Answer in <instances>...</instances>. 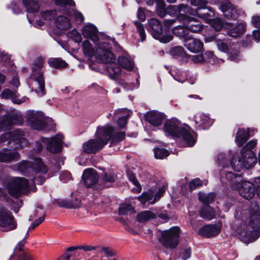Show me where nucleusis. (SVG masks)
<instances>
[{
    "label": "nucleus",
    "instance_id": "55",
    "mask_svg": "<svg viewBox=\"0 0 260 260\" xmlns=\"http://www.w3.org/2000/svg\"><path fill=\"white\" fill-rule=\"evenodd\" d=\"M217 163L223 168L226 167L229 165V160L225 157V154L224 153H219L217 157Z\"/></svg>",
    "mask_w": 260,
    "mask_h": 260
},
{
    "label": "nucleus",
    "instance_id": "33",
    "mask_svg": "<svg viewBox=\"0 0 260 260\" xmlns=\"http://www.w3.org/2000/svg\"><path fill=\"white\" fill-rule=\"evenodd\" d=\"M1 62H3V64L8 68V70L13 75L14 74L15 67L13 62L10 60V56L5 52H1Z\"/></svg>",
    "mask_w": 260,
    "mask_h": 260
},
{
    "label": "nucleus",
    "instance_id": "23",
    "mask_svg": "<svg viewBox=\"0 0 260 260\" xmlns=\"http://www.w3.org/2000/svg\"><path fill=\"white\" fill-rule=\"evenodd\" d=\"M241 157L245 169H247L253 167L256 161V158L254 153L249 150L245 151V148H242L241 150Z\"/></svg>",
    "mask_w": 260,
    "mask_h": 260
},
{
    "label": "nucleus",
    "instance_id": "20",
    "mask_svg": "<svg viewBox=\"0 0 260 260\" xmlns=\"http://www.w3.org/2000/svg\"><path fill=\"white\" fill-rule=\"evenodd\" d=\"M20 95L17 92V90H11L8 88L4 89L1 92V98L6 100H11L14 104L20 105L25 102L27 98L22 97L19 98Z\"/></svg>",
    "mask_w": 260,
    "mask_h": 260
},
{
    "label": "nucleus",
    "instance_id": "36",
    "mask_svg": "<svg viewBox=\"0 0 260 260\" xmlns=\"http://www.w3.org/2000/svg\"><path fill=\"white\" fill-rule=\"evenodd\" d=\"M48 63L51 67L58 69L66 68L68 66L67 63L60 58H50Z\"/></svg>",
    "mask_w": 260,
    "mask_h": 260
},
{
    "label": "nucleus",
    "instance_id": "63",
    "mask_svg": "<svg viewBox=\"0 0 260 260\" xmlns=\"http://www.w3.org/2000/svg\"><path fill=\"white\" fill-rule=\"evenodd\" d=\"M165 191V188L164 187H160L157 193L155 194L154 199L150 202L151 204H154L162 196L164 193Z\"/></svg>",
    "mask_w": 260,
    "mask_h": 260
},
{
    "label": "nucleus",
    "instance_id": "1",
    "mask_svg": "<svg viewBox=\"0 0 260 260\" xmlns=\"http://www.w3.org/2000/svg\"><path fill=\"white\" fill-rule=\"evenodd\" d=\"M125 136L124 132H118L111 125L99 126L95 133L96 138L84 143L83 151L88 154L95 153L103 149L108 141L111 144L118 143L125 138Z\"/></svg>",
    "mask_w": 260,
    "mask_h": 260
},
{
    "label": "nucleus",
    "instance_id": "53",
    "mask_svg": "<svg viewBox=\"0 0 260 260\" xmlns=\"http://www.w3.org/2000/svg\"><path fill=\"white\" fill-rule=\"evenodd\" d=\"M100 252L101 253L104 254L105 257L107 258L114 256L116 254L115 251H113L111 248L108 247H103L101 248Z\"/></svg>",
    "mask_w": 260,
    "mask_h": 260
},
{
    "label": "nucleus",
    "instance_id": "35",
    "mask_svg": "<svg viewBox=\"0 0 260 260\" xmlns=\"http://www.w3.org/2000/svg\"><path fill=\"white\" fill-rule=\"evenodd\" d=\"M22 4L29 13L37 12L39 9L38 4L34 0H23Z\"/></svg>",
    "mask_w": 260,
    "mask_h": 260
},
{
    "label": "nucleus",
    "instance_id": "38",
    "mask_svg": "<svg viewBox=\"0 0 260 260\" xmlns=\"http://www.w3.org/2000/svg\"><path fill=\"white\" fill-rule=\"evenodd\" d=\"M118 62L122 68L128 71H132L134 68L133 62L124 56H119L118 58Z\"/></svg>",
    "mask_w": 260,
    "mask_h": 260
},
{
    "label": "nucleus",
    "instance_id": "12",
    "mask_svg": "<svg viewBox=\"0 0 260 260\" xmlns=\"http://www.w3.org/2000/svg\"><path fill=\"white\" fill-rule=\"evenodd\" d=\"M147 29L154 38L161 43H167L173 39V36L171 35H163L162 25L160 21L156 19L152 18L148 21Z\"/></svg>",
    "mask_w": 260,
    "mask_h": 260
},
{
    "label": "nucleus",
    "instance_id": "11",
    "mask_svg": "<svg viewBox=\"0 0 260 260\" xmlns=\"http://www.w3.org/2000/svg\"><path fill=\"white\" fill-rule=\"evenodd\" d=\"M180 231L179 228L174 226L161 232L160 242L167 248H176L179 242Z\"/></svg>",
    "mask_w": 260,
    "mask_h": 260
},
{
    "label": "nucleus",
    "instance_id": "29",
    "mask_svg": "<svg viewBox=\"0 0 260 260\" xmlns=\"http://www.w3.org/2000/svg\"><path fill=\"white\" fill-rule=\"evenodd\" d=\"M4 152H1V162H8L19 158V154L15 151L7 150L3 148Z\"/></svg>",
    "mask_w": 260,
    "mask_h": 260
},
{
    "label": "nucleus",
    "instance_id": "32",
    "mask_svg": "<svg viewBox=\"0 0 260 260\" xmlns=\"http://www.w3.org/2000/svg\"><path fill=\"white\" fill-rule=\"evenodd\" d=\"M245 23H241L236 26L228 30V34L229 35V36L232 37H238L244 32L245 30Z\"/></svg>",
    "mask_w": 260,
    "mask_h": 260
},
{
    "label": "nucleus",
    "instance_id": "42",
    "mask_svg": "<svg viewBox=\"0 0 260 260\" xmlns=\"http://www.w3.org/2000/svg\"><path fill=\"white\" fill-rule=\"evenodd\" d=\"M232 168L236 171L239 172L244 169V164L241 156L236 158H234L231 162Z\"/></svg>",
    "mask_w": 260,
    "mask_h": 260
},
{
    "label": "nucleus",
    "instance_id": "56",
    "mask_svg": "<svg viewBox=\"0 0 260 260\" xmlns=\"http://www.w3.org/2000/svg\"><path fill=\"white\" fill-rule=\"evenodd\" d=\"M157 12L158 15L160 17H164L166 15V12L163 0H161V3L159 4V5H157Z\"/></svg>",
    "mask_w": 260,
    "mask_h": 260
},
{
    "label": "nucleus",
    "instance_id": "8",
    "mask_svg": "<svg viewBox=\"0 0 260 260\" xmlns=\"http://www.w3.org/2000/svg\"><path fill=\"white\" fill-rule=\"evenodd\" d=\"M8 141V143L14 148H22L28 144L25 138V132L21 129H16L11 132L1 135V143Z\"/></svg>",
    "mask_w": 260,
    "mask_h": 260
},
{
    "label": "nucleus",
    "instance_id": "51",
    "mask_svg": "<svg viewBox=\"0 0 260 260\" xmlns=\"http://www.w3.org/2000/svg\"><path fill=\"white\" fill-rule=\"evenodd\" d=\"M56 15V11L55 10H47L41 13V15L44 20L50 21L54 18Z\"/></svg>",
    "mask_w": 260,
    "mask_h": 260
},
{
    "label": "nucleus",
    "instance_id": "61",
    "mask_svg": "<svg viewBox=\"0 0 260 260\" xmlns=\"http://www.w3.org/2000/svg\"><path fill=\"white\" fill-rule=\"evenodd\" d=\"M229 58L231 61H238L240 59V56L239 55V52L237 50L234 51H230L229 52Z\"/></svg>",
    "mask_w": 260,
    "mask_h": 260
},
{
    "label": "nucleus",
    "instance_id": "15",
    "mask_svg": "<svg viewBox=\"0 0 260 260\" xmlns=\"http://www.w3.org/2000/svg\"><path fill=\"white\" fill-rule=\"evenodd\" d=\"M220 9L228 19H236L242 11L234 7L229 0H220Z\"/></svg>",
    "mask_w": 260,
    "mask_h": 260
},
{
    "label": "nucleus",
    "instance_id": "43",
    "mask_svg": "<svg viewBox=\"0 0 260 260\" xmlns=\"http://www.w3.org/2000/svg\"><path fill=\"white\" fill-rule=\"evenodd\" d=\"M170 53L174 57H184L187 55L183 48L181 46H176L172 48Z\"/></svg>",
    "mask_w": 260,
    "mask_h": 260
},
{
    "label": "nucleus",
    "instance_id": "13",
    "mask_svg": "<svg viewBox=\"0 0 260 260\" xmlns=\"http://www.w3.org/2000/svg\"><path fill=\"white\" fill-rule=\"evenodd\" d=\"M180 13L177 16L178 21L186 25L188 31L193 33L200 32L204 28L202 23L192 17H189L186 13Z\"/></svg>",
    "mask_w": 260,
    "mask_h": 260
},
{
    "label": "nucleus",
    "instance_id": "14",
    "mask_svg": "<svg viewBox=\"0 0 260 260\" xmlns=\"http://www.w3.org/2000/svg\"><path fill=\"white\" fill-rule=\"evenodd\" d=\"M17 228V223L12 213L1 208V232H9Z\"/></svg>",
    "mask_w": 260,
    "mask_h": 260
},
{
    "label": "nucleus",
    "instance_id": "49",
    "mask_svg": "<svg viewBox=\"0 0 260 260\" xmlns=\"http://www.w3.org/2000/svg\"><path fill=\"white\" fill-rule=\"evenodd\" d=\"M133 210V208L131 205L129 204H122L119 207L118 213L119 215H124Z\"/></svg>",
    "mask_w": 260,
    "mask_h": 260
},
{
    "label": "nucleus",
    "instance_id": "27",
    "mask_svg": "<svg viewBox=\"0 0 260 260\" xmlns=\"http://www.w3.org/2000/svg\"><path fill=\"white\" fill-rule=\"evenodd\" d=\"M249 129L239 128L236 134L235 141L239 147L242 146L249 138Z\"/></svg>",
    "mask_w": 260,
    "mask_h": 260
},
{
    "label": "nucleus",
    "instance_id": "31",
    "mask_svg": "<svg viewBox=\"0 0 260 260\" xmlns=\"http://www.w3.org/2000/svg\"><path fill=\"white\" fill-rule=\"evenodd\" d=\"M200 214L201 216L207 220H211L215 217V212L208 205H205L201 208Z\"/></svg>",
    "mask_w": 260,
    "mask_h": 260
},
{
    "label": "nucleus",
    "instance_id": "34",
    "mask_svg": "<svg viewBox=\"0 0 260 260\" xmlns=\"http://www.w3.org/2000/svg\"><path fill=\"white\" fill-rule=\"evenodd\" d=\"M55 24L56 27L61 29H68L71 26L69 19L63 16H59L55 21Z\"/></svg>",
    "mask_w": 260,
    "mask_h": 260
},
{
    "label": "nucleus",
    "instance_id": "4",
    "mask_svg": "<svg viewBox=\"0 0 260 260\" xmlns=\"http://www.w3.org/2000/svg\"><path fill=\"white\" fill-rule=\"evenodd\" d=\"M249 224L239 234L240 239L246 244L254 241L258 237L257 230L260 228V211L256 204L250 209Z\"/></svg>",
    "mask_w": 260,
    "mask_h": 260
},
{
    "label": "nucleus",
    "instance_id": "26",
    "mask_svg": "<svg viewBox=\"0 0 260 260\" xmlns=\"http://www.w3.org/2000/svg\"><path fill=\"white\" fill-rule=\"evenodd\" d=\"M220 229L215 225H206L202 227L199 231V235L206 237H211L218 234Z\"/></svg>",
    "mask_w": 260,
    "mask_h": 260
},
{
    "label": "nucleus",
    "instance_id": "28",
    "mask_svg": "<svg viewBox=\"0 0 260 260\" xmlns=\"http://www.w3.org/2000/svg\"><path fill=\"white\" fill-rule=\"evenodd\" d=\"M225 178L232 187L235 189L239 188V185L243 180L242 177L240 175L234 174L231 171L225 172Z\"/></svg>",
    "mask_w": 260,
    "mask_h": 260
},
{
    "label": "nucleus",
    "instance_id": "2",
    "mask_svg": "<svg viewBox=\"0 0 260 260\" xmlns=\"http://www.w3.org/2000/svg\"><path fill=\"white\" fill-rule=\"evenodd\" d=\"M45 180V179L41 176L35 177L34 179L30 180V182H28L26 179L17 177L7 179L3 184L7 187L11 196L18 197L29 189L35 191L36 189L35 183L41 185Z\"/></svg>",
    "mask_w": 260,
    "mask_h": 260
},
{
    "label": "nucleus",
    "instance_id": "44",
    "mask_svg": "<svg viewBox=\"0 0 260 260\" xmlns=\"http://www.w3.org/2000/svg\"><path fill=\"white\" fill-rule=\"evenodd\" d=\"M154 156L156 159H163L169 155L167 150L159 147L154 149Z\"/></svg>",
    "mask_w": 260,
    "mask_h": 260
},
{
    "label": "nucleus",
    "instance_id": "17",
    "mask_svg": "<svg viewBox=\"0 0 260 260\" xmlns=\"http://www.w3.org/2000/svg\"><path fill=\"white\" fill-rule=\"evenodd\" d=\"M62 139L63 136L57 134L51 139L43 138L42 141L44 144H46V148L48 151L52 153H57L61 150Z\"/></svg>",
    "mask_w": 260,
    "mask_h": 260
},
{
    "label": "nucleus",
    "instance_id": "46",
    "mask_svg": "<svg viewBox=\"0 0 260 260\" xmlns=\"http://www.w3.org/2000/svg\"><path fill=\"white\" fill-rule=\"evenodd\" d=\"M42 150V145L36 141L35 143V148H33L31 151L28 153V157L32 159H35L36 158H38L36 157V155L38 153H40Z\"/></svg>",
    "mask_w": 260,
    "mask_h": 260
},
{
    "label": "nucleus",
    "instance_id": "60",
    "mask_svg": "<svg viewBox=\"0 0 260 260\" xmlns=\"http://www.w3.org/2000/svg\"><path fill=\"white\" fill-rule=\"evenodd\" d=\"M203 185L202 181L199 178H196L192 180L189 184L190 188L191 190L194 189L197 187L201 186Z\"/></svg>",
    "mask_w": 260,
    "mask_h": 260
},
{
    "label": "nucleus",
    "instance_id": "3",
    "mask_svg": "<svg viewBox=\"0 0 260 260\" xmlns=\"http://www.w3.org/2000/svg\"><path fill=\"white\" fill-rule=\"evenodd\" d=\"M109 44L107 43L100 42L98 48L95 52L96 58L103 63L108 64L107 69L111 78H118L121 70L117 63L115 62V57L110 51Z\"/></svg>",
    "mask_w": 260,
    "mask_h": 260
},
{
    "label": "nucleus",
    "instance_id": "30",
    "mask_svg": "<svg viewBox=\"0 0 260 260\" xmlns=\"http://www.w3.org/2000/svg\"><path fill=\"white\" fill-rule=\"evenodd\" d=\"M55 3L59 7L60 11L66 14H68L70 8L75 5L73 0H55Z\"/></svg>",
    "mask_w": 260,
    "mask_h": 260
},
{
    "label": "nucleus",
    "instance_id": "37",
    "mask_svg": "<svg viewBox=\"0 0 260 260\" xmlns=\"http://www.w3.org/2000/svg\"><path fill=\"white\" fill-rule=\"evenodd\" d=\"M155 218H156V215L150 211L140 212L137 215V220L140 222H144L150 219Z\"/></svg>",
    "mask_w": 260,
    "mask_h": 260
},
{
    "label": "nucleus",
    "instance_id": "6",
    "mask_svg": "<svg viewBox=\"0 0 260 260\" xmlns=\"http://www.w3.org/2000/svg\"><path fill=\"white\" fill-rule=\"evenodd\" d=\"M180 126V122L175 118L167 121L164 126V131L166 135L173 137L180 138L187 142L189 146H192L196 143V140L192 133L188 128Z\"/></svg>",
    "mask_w": 260,
    "mask_h": 260
},
{
    "label": "nucleus",
    "instance_id": "54",
    "mask_svg": "<svg viewBox=\"0 0 260 260\" xmlns=\"http://www.w3.org/2000/svg\"><path fill=\"white\" fill-rule=\"evenodd\" d=\"M68 37L72 39L75 42L80 43L81 41V36L76 29H73L68 33Z\"/></svg>",
    "mask_w": 260,
    "mask_h": 260
},
{
    "label": "nucleus",
    "instance_id": "52",
    "mask_svg": "<svg viewBox=\"0 0 260 260\" xmlns=\"http://www.w3.org/2000/svg\"><path fill=\"white\" fill-rule=\"evenodd\" d=\"M134 24L139 34L141 41L143 42L146 39V35L143 24L138 21H135Z\"/></svg>",
    "mask_w": 260,
    "mask_h": 260
},
{
    "label": "nucleus",
    "instance_id": "10",
    "mask_svg": "<svg viewBox=\"0 0 260 260\" xmlns=\"http://www.w3.org/2000/svg\"><path fill=\"white\" fill-rule=\"evenodd\" d=\"M32 160L31 162L26 160L20 162L16 166L17 170L23 174L30 172L37 175L40 173H47V168L40 158H36Z\"/></svg>",
    "mask_w": 260,
    "mask_h": 260
},
{
    "label": "nucleus",
    "instance_id": "18",
    "mask_svg": "<svg viewBox=\"0 0 260 260\" xmlns=\"http://www.w3.org/2000/svg\"><path fill=\"white\" fill-rule=\"evenodd\" d=\"M240 183L239 188H236L238 189L240 196L247 200L251 199L255 192L254 185L250 182L243 180Z\"/></svg>",
    "mask_w": 260,
    "mask_h": 260
},
{
    "label": "nucleus",
    "instance_id": "48",
    "mask_svg": "<svg viewBox=\"0 0 260 260\" xmlns=\"http://www.w3.org/2000/svg\"><path fill=\"white\" fill-rule=\"evenodd\" d=\"M154 193L151 190L143 192L141 196L138 197V200L143 204L147 201L152 199Z\"/></svg>",
    "mask_w": 260,
    "mask_h": 260
},
{
    "label": "nucleus",
    "instance_id": "9",
    "mask_svg": "<svg viewBox=\"0 0 260 260\" xmlns=\"http://www.w3.org/2000/svg\"><path fill=\"white\" fill-rule=\"evenodd\" d=\"M173 8L176 12H183L192 16H197L205 20L210 19L214 15L213 9L211 7H207L206 5L197 8L196 10H193L189 6L183 4L174 6Z\"/></svg>",
    "mask_w": 260,
    "mask_h": 260
},
{
    "label": "nucleus",
    "instance_id": "25",
    "mask_svg": "<svg viewBox=\"0 0 260 260\" xmlns=\"http://www.w3.org/2000/svg\"><path fill=\"white\" fill-rule=\"evenodd\" d=\"M194 122L198 128L203 129L208 128L213 122L208 115L204 113L200 114L198 117H196Z\"/></svg>",
    "mask_w": 260,
    "mask_h": 260
},
{
    "label": "nucleus",
    "instance_id": "22",
    "mask_svg": "<svg viewBox=\"0 0 260 260\" xmlns=\"http://www.w3.org/2000/svg\"><path fill=\"white\" fill-rule=\"evenodd\" d=\"M82 31L84 37L90 38L98 45L100 44L98 30L95 26L91 24L86 25L83 27Z\"/></svg>",
    "mask_w": 260,
    "mask_h": 260
},
{
    "label": "nucleus",
    "instance_id": "16",
    "mask_svg": "<svg viewBox=\"0 0 260 260\" xmlns=\"http://www.w3.org/2000/svg\"><path fill=\"white\" fill-rule=\"evenodd\" d=\"M22 116L18 113L9 114L1 121V131L10 128L13 125H21L23 123Z\"/></svg>",
    "mask_w": 260,
    "mask_h": 260
},
{
    "label": "nucleus",
    "instance_id": "47",
    "mask_svg": "<svg viewBox=\"0 0 260 260\" xmlns=\"http://www.w3.org/2000/svg\"><path fill=\"white\" fill-rule=\"evenodd\" d=\"M215 197V196L214 193H210L209 194L200 193L199 194V199L204 204L208 205V204H210L214 200Z\"/></svg>",
    "mask_w": 260,
    "mask_h": 260
},
{
    "label": "nucleus",
    "instance_id": "24",
    "mask_svg": "<svg viewBox=\"0 0 260 260\" xmlns=\"http://www.w3.org/2000/svg\"><path fill=\"white\" fill-rule=\"evenodd\" d=\"M145 118L151 124L157 126L162 124L165 116L157 111H150L146 114Z\"/></svg>",
    "mask_w": 260,
    "mask_h": 260
},
{
    "label": "nucleus",
    "instance_id": "59",
    "mask_svg": "<svg viewBox=\"0 0 260 260\" xmlns=\"http://www.w3.org/2000/svg\"><path fill=\"white\" fill-rule=\"evenodd\" d=\"M129 117V114H127L125 116L121 117L118 119L117 123L120 128H124L126 126L127 120Z\"/></svg>",
    "mask_w": 260,
    "mask_h": 260
},
{
    "label": "nucleus",
    "instance_id": "58",
    "mask_svg": "<svg viewBox=\"0 0 260 260\" xmlns=\"http://www.w3.org/2000/svg\"><path fill=\"white\" fill-rule=\"evenodd\" d=\"M190 60L195 63H203L204 61V57L203 54L189 56Z\"/></svg>",
    "mask_w": 260,
    "mask_h": 260
},
{
    "label": "nucleus",
    "instance_id": "50",
    "mask_svg": "<svg viewBox=\"0 0 260 260\" xmlns=\"http://www.w3.org/2000/svg\"><path fill=\"white\" fill-rule=\"evenodd\" d=\"M67 15L73 18L77 23H81L84 20L83 16L79 12L72 10L69 12Z\"/></svg>",
    "mask_w": 260,
    "mask_h": 260
},
{
    "label": "nucleus",
    "instance_id": "62",
    "mask_svg": "<svg viewBox=\"0 0 260 260\" xmlns=\"http://www.w3.org/2000/svg\"><path fill=\"white\" fill-rule=\"evenodd\" d=\"M207 3V0H190V4L197 7V8L203 7L206 5Z\"/></svg>",
    "mask_w": 260,
    "mask_h": 260
},
{
    "label": "nucleus",
    "instance_id": "19",
    "mask_svg": "<svg viewBox=\"0 0 260 260\" xmlns=\"http://www.w3.org/2000/svg\"><path fill=\"white\" fill-rule=\"evenodd\" d=\"M82 179L85 186L87 187H91L98 182L99 176L95 170L89 168L83 172Z\"/></svg>",
    "mask_w": 260,
    "mask_h": 260
},
{
    "label": "nucleus",
    "instance_id": "64",
    "mask_svg": "<svg viewBox=\"0 0 260 260\" xmlns=\"http://www.w3.org/2000/svg\"><path fill=\"white\" fill-rule=\"evenodd\" d=\"M251 23L256 28L260 27V16L258 15H254L251 17Z\"/></svg>",
    "mask_w": 260,
    "mask_h": 260
},
{
    "label": "nucleus",
    "instance_id": "45",
    "mask_svg": "<svg viewBox=\"0 0 260 260\" xmlns=\"http://www.w3.org/2000/svg\"><path fill=\"white\" fill-rule=\"evenodd\" d=\"M115 176L113 173L105 172L103 174L101 181L104 183V186L108 187L107 183H112L115 181Z\"/></svg>",
    "mask_w": 260,
    "mask_h": 260
},
{
    "label": "nucleus",
    "instance_id": "57",
    "mask_svg": "<svg viewBox=\"0 0 260 260\" xmlns=\"http://www.w3.org/2000/svg\"><path fill=\"white\" fill-rule=\"evenodd\" d=\"M68 204L70 206H74V207L68 208L69 209H76L80 207L81 200L78 198L68 200Z\"/></svg>",
    "mask_w": 260,
    "mask_h": 260
},
{
    "label": "nucleus",
    "instance_id": "40",
    "mask_svg": "<svg viewBox=\"0 0 260 260\" xmlns=\"http://www.w3.org/2000/svg\"><path fill=\"white\" fill-rule=\"evenodd\" d=\"M28 232L27 231L25 233V236L24 238L21 241L17 243V244L16 245V246H15V247L14 249V253L13 254L10 255L9 260H11L13 257L14 254H17L18 251L21 252L23 250L24 248V245L26 243V238L27 236H28Z\"/></svg>",
    "mask_w": 260,
    "mask_h": 260
},
{
    "label": "nucleus",
    "instance_id": "21",
    "mask_svg": "<svg viewBox=\"0 0 260 260\" xmlns=\"http://www.w3.org/2000/svg\"><path fill=\"white\" fill-rule=\"evenodd\" d=\"M184 45L189 51L193 53H198L203 48V43L200 40L191 37L185 38Z\"/></svg>",
    "mask_w": 260,
    "mask_h": 260
},
{
    "label": "nucleus",
    "instance_id": "7",
    "mask_svg": "<svg viewBox=\"0 0 260 260\" xmlns=\"http://www.w3.org/2000/svg\"><path fill=\"white\" fill-rule=\"evenodd\" d=\"M27 122L28 125L37 130H53L55 127L53 120L45 118L42 113L31 112L27 116Z\"/></svg>",
    "mask_w": 260,
    "mask_h": 260
},
{
    "label": "nucleus",
    "instance_id": "39",
    "mask_svg": "<svg viewBox=\"0 0 260 260\" xmlns=\"http://www.w3.org/2000/svg\"><path fill=\"white\" fill-rule=\"evenodd\" d=\"M172 31L173 34L180 37H184L188 34L186 25H184V26L178 25L176 26L173 28Z\"/></svg>",
    "mask_w": 260,
    "mask_h": 260
},
{
    "label": "nucleus",
    "instance_id": "5",
    "mask_svg": "<svg viewBox=\"0 0 260 260\" xmlns=\"http://www.w3.org/2000/svg\"><path fill=\"white\" fill-rule=\"evenodd\" d=\"M44 60L38 59L34 64L32 68V73L27 83L30 88L34 90L40 96H43L46 93L43 70Z\"/></svg>",
    "mask_w": 260,
    "mask_h": 260
},
{
    "label": "nucleus",
    "instance_id": "41",
    "mask_svg": "<svg viewBox=\"0 0 260 260\" xmlns=\"http://www.w3.org/2000/svg\"><path fill=\"white\" fill-rule=\"evenodd\" d=\"M83 50L84 54L89 57H92L94 53L91 44L87 40L84 41L82 43Z\"/></svg>",
    "mask_w": 260,
    "mask_h": 260
}]
</instances>
